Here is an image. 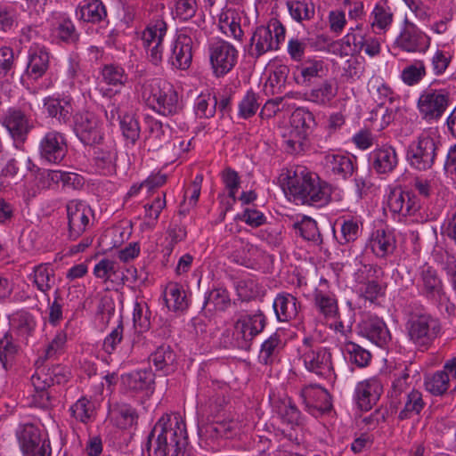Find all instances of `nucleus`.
Returning a JSON list of instances; mask_svg holds the SVG:
<instances>
[{"instance_id":"obj_7","label":"nucleus","mask_w":456,"mask_h":456,"mask_svg":"<svg viewBox=\"0 0 456 456\" xmlns=\"http://www.w3.org/2000/svg\"><path fill=\"white\" fill-rule=\"evenodd\" d=\"M438 150L437 142L428 134H421L411 142L407 151L411 167L419 171L432 167Z\"/></svg>"},{"instance_id":"obj_46","label":"nucleus","mask_w":456,"mask_h":456,"mask_svg":"<svg viewBox=\"0 0 456 456\" xmlns=\"http://www.w3.org/2000/svg\"><path fill=\"white\" fill-rule=\"evenodd\" d=\"M326 161L330 165L331 170L335 175L346 178L354 173V167L350 157L343 155H328Z\"/></svg>"},{"instance_id":"obj_63","label":"nucleus","mask_w":456,"mask_h":456,"mask_svg":"<svg viewBox=\"0 0 456 456\" xmlns=\"http://www.w3.org/2000/svg\"><path fill=\"white\" fill-rule=\"evenodd\" d=\"M315 305L325 317H335L338 314V305L334 297L317 292L314 297Z\"/></svg>"},{"instance_id":"obj_27","label":"nucleus","mask_w":456,"mask_h":456,"mask_svg":"<svg viewBox=\"0 0 456 456\" xmlns=\"http://www.w3.org/2000/svg\"><path fill=\"white\" fill-rule=\"evenodd\" d=\"M124 385L132 391L153 392L154 374L150 370H141L122 377Z\"/></svg>"},{"instance_id":"obj_58","label":"nucleus","mask_w":456,"mask_h":456,"mask_svg":"<svg viewBox=\"0 0 456 456\" xmlns=\"http://www.w3.org/2000/svg\"><path fill=\"white\" fill-rule=\"evenodd\" d=\"M133 322L138 332H143L149 330L151 325L150 313L146 304L142 305V303L135 302L133 312Z\"/></svg>"},{"instance_id":"obj_53","label":"nucleus","mask_w":456,"mask_h":456,"mask_svg":"<svg viewBox=\"0 0 456 456\" xmlns=\"http://www.w3.org/2000/svg\"><path fill=\"white\" fill-rule=\"evenodd\" d=\"M373 20L371 22L372 28H378L379 29H386L393 20V13L390 8L387 6V3H379L371 12Z\"/></svg>"},{"instance_id":"obj_31","label":"nucleus","mask_w":456,"mask_h":456,"mask_svg":"<svg viewBox=\"0 0 456 456\" xmlns=\"http://www.w3.org/2000/svg\"><path fill=\"white\" fill-rule=\"evenodd\" d=\"M20 451L36 446L44 440L39 428L32 423L20 424L15 431Z\"/></svg>"},{"instance_id":"obj_20","label":"nucleus","mask_w":456,"mask_h":456,"mask_svg":"<svg viewBox=\"0 0 456 456\" xmlns=\"http://www.w3.org/2000/svg\"><path fill=\"white\" fill-rule=\"evenodd\" d=\"M387 205L392 212L403 216H411L419 208V204L415 196L400 189H395L390 192Z\"/></svg>"},{"instance_id":"obj_35","label":"nucleus","mask_w":456,"mask_h":456,"mask_svg":"<svg viewBox=\"0 0 456 456\" xmlns=\"http://www.w3.org/2000/svg\"><path fill=\"white\" fill-rule=\"evenodd\" d=\"M54 281V270L50 264H41L34 268L32 282L39 291L46 295Z\"/></svg>"},{"instance_id":"obj_29","label":"nucleus","mask_w":456,"mask_h":456,"mask_svg":"<svg viewBox=\"0 0 456 456\" xmlns=\"http://www.w3.org/2000/svg\"><path fill=\"white\" fill-rule=\"evenodd\" d=\"M344 42L348 45L353 44L355 50L364 51L366 54L371 57L380 53L379 39L370 35L348 33L344 37Z\"/></svg>"},{"instance_id":"obj_43","label":"nucleus","mask_w":456,"mask_h":456,"mask_svg":"<svg viewBox=\"0 0 456 456\" xmlns=\"http://www.w3.org/2000/svg\"><path fill=\"white\" fill-rule=\"evenodd\" d=\"M261 252L257 247L250 243H245L240 249L233 254V259L238 264L248 268H255L259 264Z\"/></svg>"},{"instance_id":"obj_36","label":"nucleus","mask_w":456,"mask_h":456,"mask_svg":"<svg viewBox=\"0 0 456 456\" xmlns=\"http://www.w3.org/2000/svg\"><path fill=\"white\" fill-rule=\"evenodd\" d=\"M44 105L50 117L63 124L70 121L73 110L69 102L49 97L45 100Z\"/></svg>"},{"instance_id":"obj_49","label":"nucleus","mask_w":456,"mask_h":456,"mask_svg":"<svg viewBox=\"0 0 456 456\" xmlns=\"http://www.w3.org/2000/svg\"><path fill=\"white\" fill-rule=\"evenodd\" d=\"M426 67L422 61H415L412 64L405 67L401 74V78L407 86H414L420 82L426 76Z\"/></svg>"},{"instance_id":"obj_44","label":"nucleus","mask_w":456,"mask_h":456,"mask_svg":"<svg viewBox=\"0 0 456 456\" xmlns=\"http://www.w3.org/2000/svg\"><path fill=\"white\" fill-rule=\"evenodd\" d=\"M403 403L404 404L403 409L398 415L400 419H406L413 414H419L424 405L421 394L416 390H411L409 394H405L403 396Z\"/></svg>"},{"instance_id":"obj_16","label":"nucleus","mask_w":456,"mask_h":456,"mask_svg":"<svg viewBox=\"0 0 456 456\" xmlns=\"http://www.w3.org/2000/svg\"><path fill=\"white\" fill-rule=\"evenodd\" d=\"M298 360L303 357L304 364L307 370L317 374H322L325 369L330 368V354L326 349L314 350L311 348V339L304 338L302 345L297 349Z\"/></svg>"},{"instance_id":"obj_3","label":"nucleus","mask_w":456,"mask_h":456,"mask_svg":"<svg viewBox=\"0 0 456 456\" xmlns=\"http://www.w3.org/2000/svg\"><path fill=\"white\" fill-rule=\"evenodd\" d=\"M205 37L204 29L197 25L183 28L170 49L168 62L176 69H188L192 59L193 45H199Z\"/></svg>"},{"instance_id":"obj_64","label":"nucleus","mask_w":456,"mask_h":456,"mask_svg":"<svg viewBox=\"0 0 456 456\" xmlns=\"http://www.w3.org/2000/svg\"><path fill=\"white\" fill-rule=\"evenodd\" d=\"M119 124L124 137L134 144L140 136L138 121L130 115H124Z\"/></svg>"},{"instance_id":"obj_23","label":"nucleus","mask_w":456,"mask_h":456,"mask_svg":"<svg viewBox=\"0 0 456 456\" xmlns=\"http://www.w3.org/2000/svg\"><path fill=\"white\" fill-rule=\"evenodd\" d=\"M370 86L373 93L377 94L374 97L376 102H379V106L373 111L371 118L377 121L380 118L381 123L379 126L383 128L392 120V114L388 113L387 109L383 106L384 101L387 99L389 102H392L394 98V92L388 86L383 83H373Z\"/></svg>"},{"instance_id":"obj_52","label":"nucleus","mask_w":456,"mask_h":456,"mask_svg":"<svg viewBox=\"0 0 456 456\" xmlns=\"http://www.w3.org/2000/svg\"><path fill=\"white\" fill-rule=\"evenodd\" d=\"M128 99V95H121L115 94L109 99V102L104 105V112L106 118L113 124L114 122H120L122 119V107L125 100Z\"/></svg>"},{"instance_id":"obj_26","label":"nucleus","mask_w":456,"mask_h":456,"mask_svg":"<svg viewBox=\"0 0 456 456\" xmlns=\"http://www.w3.org/2000/svg\"><path fill=\"white\" fill-rule=\"evenodd\" d=\"M237 423L234 420L213 421L199 427V435L207 440L231 438L235 434Z\"/></svg>"},{"instance_id":"obj_21","label":"nucleus","mask_w":456,"mask_h":456,"mask_svg":"<svg viewBox=\"0 0 456 456\" xmlns=\"http://www.w3.org/2000/svg\"><path fill=\"white\" fill-rule=\"evenodd\" d=\"M382 392L378 379H372L360 382L356 387V401L362 411H369L377 403Z\"/></svg>"},{"instance_id":"obj_15","label":"nucleus","mask_w":456,"mask_h":456,"mask_svg":"<svg viewBox=\"0 0 456 456\" xmlns=\"http://www.w3.org/2000/svg\"><path fill=\"white\" fill-rule=\"evenodd\" d=\"M68 151L64 135L56 131L45 134L39 143V153L43 159L49 163H60Z\"/></svg>"},{"instance_id":"obj_1","label":"nucleus","mask_w":456,"mask_h":456,"mask_svg":"<svg viewBox=\"0 0 456 456\" xmlns=\"http://www.w3.org/2000/svg\"><path fill=\"white\" fill-rule=\"evenodd\" d=\"M287 190L294 201L303 205L322 207L331 197V187L325 182L316 181L302 165L287 168Z\"/></svg>"},{"instance_id":"obj_11","label":"nucleus","mask_w":456,"mask_h":456,"mask_svg":"<svg viewBox=\"0 0 456 456\" xmlns=\"http://www.w3.org/2000/svg\"><path fill=\"white\" fill-rule=\"evenodd\" d=\"M167 30V23L163 20H157L148 25L142 32V40L148 59L155 66H159L164 59L163 40Z\"/></svg>"},{"instance_id":"obj_38","label":"nucleus","mask_w":456,"mask_h":456,"mask_svg":"<svg viewBox=\"0 0 456 456\" xmlns=\"http://www.w3.org/2000/svg\"><path fill=\"white\" fill-rule=\"evenodd\" d=\"M269 66L274 69L269 76L265 86L271 88L273 95L282 94L285 88V67L281 64V59L275 57L270 61Z\"/></svg>"},{"instance_id":"obj_25","label":"nucleus","mask_w":456,"mask_h":456,"mask_svg":"<svg viewBox=\"0 0 456 456\" xmlns=\"http://www.w3.org/2000/svg\"><path fill=\"white\" fill-rule=\"evenodd\" d=\"M51 22L57 37L61 41L75 43L78 40L79 34L67 13L60 11L53 12Z\"/></svg>"},{"instance_id":"obj_30","label":"nucleus","mask_w":456,"mask_h":456,"mask_svg":"<svg viewBox=\"0 0 456 456\" xmlns=\"http://www.w3.org/2000/svg\"><path fill=\"white\" fill-rule=\"evenodd\" d=\"M49 56L42 49L30 51L25 76L37 80L41 77L48 69Z\"/></svg>"},{"instance_id":"obj_14","label":"nucleus","mask_w":456,"mask_h":456,"mask_svg":"<svg viewBox=\"0 0 456 456\" xmlns=\"http://www.w3.org/2000/svg\"><path fill=\"white\" fill-rule=\"evenodd\" d=\"M74 130L85 144L99 143L102 139L100 122L96 116L89 111L75 115Z\"/></svg>"},{"instance_id":"obj_19","label":"nucleus","mask_w":456,"mask_h":456,"mask_svg":"<svg viewBox=\"0 0 456 456\" xmlns=\"http://www.w3.org/2000/svg\"><path fill=\"white\" fill-rule=\"evenodd\" d=\"M45 370H37L36 375L31 378L32 383L36 390L42 393V396L45 395L46 399L49 400V395L45 392L47 387L54 384H61L67 380L65 368L60 364L53 365L49 368L46 372Z\"/></svg>"},{"instance_id":"obj_12","label":"nucleus","mask_w":456,"mask_h":456,"mask_svg":"<svg viewBox=\"0 0 456 456\" xmlns=\"http://www.w3.org/2000/svg\"><path fill=\"white\" fill-rule=\"evenodd\" d=\"M69 238L77 240L86 230L90 223L92 209L85 202L77 200H69L66 205Z\"/></svg>"},{"instance_id":"obj_5","label":"nucleus","mask_w":456,"mask_h":456,"mask_svg":"<svg viewBox=\"0 0 456 456\" xmlns=\"http://www.w3.org/2000/svg\"><path fill=\"white\" fill-rule=\"evenodd\" d=\"M284 39L285 28L280 20L272 19L266 27L259 26L253 32L248 54L259 58L269 51L278 50Z\"/></svg>"},{"instance_id":"obj_56","label":"nucleus","mask_w":456,"mask_h":456,"mask_svg":"<svg viewBox=\"0 0 456 456\" xmlns=\"http://www.w3.org/2000/svg\"><path fill=\"white\" fill-rule=\"evenodd\" d=\"M229 297L226 290L224 289H213L206 297L204 300V307L208 311L212 310H224L229 305Z\"/></svg>"},{"instance_id":"obj_9","label":"nucleus","mask_w":456,"mask_h":456,"mask_svg":"<svg viewBox=\"0 0 456 456\" xmlns=\"http://www.w3.org/2000/svg\"><path fill=\"white\" fill-rule=\"evenodd\" d=\"M265 317L261 312L241 316L234 324L235 346L242 350H249L252 339L263 331Z\"/></svg>"},{"instance_id":"obj_45","label":"nucleus","mask_w":456,"mask_h":456,"mask_svg":"<svg viewBox=\"0 0 456 456\" xmlns=\"http://www.w3.org/2000/svg\"><path fill=\"white\" fill-rule=\"evenodd\" d=\"M18 351L19 346L15 344L12 335L6 333L0 338V362L4 370L12 367Z\"/></svg>"},{"instance_id":"obj_39","label":"nucleus","mask_w":456,"mask_h":456,"mask_svg":"<svg viewBox=\"0 0 456 456\" xmlns=\"http://www.w3.org/2000/svg\"><path fill=\"white\" fill-rule=\"evenodd\" d=\"M370 247L376 256L384 257L394 252L395 240L391 234L378 230L370 240Z\"/></svg>"},{"instance_id":"obj_55","label":"nucleus","mask_w":456,"mask_h":456,"mask_svg":"<svg viewBox=\"0 0 456 456\" xmlns=\"http://www.w3.org/2000/svg\"><path fill=\"white\" fill-rule=\"evenodd\" d=\"M450 378L446 371H436L426 381L427 390L434 395H442L449 388Z\"/></svg>"},{"instance_id":"obj_60","label":"nucleus","mask_w":456,"mask_h":456,"mask_svg":"<svg viewBox=\"0 0 456 456\" xmlns=\"http://www.w3.org/2000/svg\"><path fill=\"white\" fill-rule=\"evenodd\" d=\"M287 7L291 17L298 22H301L302 20H310L314 13V7L310 6L308 4L305 2H288Z\"/></svg>"},{"instance_id":"obj_50","label":"nucleus","mask_w":456,"mask_h":456,"mask_svg":"<svg viewBox=\"0 0 456 456\" xmlns=\"http://www.w3.org/2000/svg\"><path fill=\"white\" fill-rule=\"evenodd\" d=\"M94 404L86 397L78 399L71 407V415L82 423H87L94 414Z\"/></svg>"},{"instance_id":"obj_2","label":"nucleus","mask_w":456,"mask_h":456,"mask_svg":"<svg viewBox=\"0 0 456 456\" xmlns=\"http://www.w3.org/2000/svg\"><path fill=\"white\" fill-rule=\"evenodd\" d=\"M183 456L187 445L185 425L176 417L163 415L148 436L146 448L151 456Z\"/></svg>"},{"instance_id":"obj_62","label":"nucleus","mask_w":456,"mask_h":456,"mask_svg":"<svg viewBox=\"0 0 456 456\" xmlns=\"http://www.w3.org/2000/svg\"><path fill=\"white\" fill-rule=\"evenodd\" d=\"M258 96L253 91H248L239 104V115L243 118L254 116L259 108Z\"/></svg>"},{"instance_id":"obj_59","label":"nucleus","mask_w":456,"mask_h":456,"mask_svg":"<svg viewBox=\"0 0 456 456\" xmlns=\"http://www.w3.org/2000/svg\"><path fill=\"white\" fill-rule=\"evenodd\" d=\"M311 120V114L303 109H297L290 116V130L297 131V135L307 136L308 124Z\"/></svg>"},{"instance_id":"obj_32","label":"nucleus","mask_w":456,"mask_h":456,"mask_svg":"<svg viewBox=\"0 0 456 456\" xmlns=\"http://www.w3.org/2000/svg\"><path fill=\"white\" fill-rule=\"evenodd\" d=\"M148 130L144 140V147L148 151H155L163 148L166 143H169V134H166L162 123L155 120L150 121Z\"/></svg>"},{"instance_id":"obj_28","label":"nucleus","mask_w":456,"mask_h":456,"mask_svg":"<svg viewBox=\"0 0 456 456\" xmlns=\"http://www.w3.org/2000/svg\"><path fill=\"white\" fill-rule=\"evenodd\" d=\"M153 365L158 370H161L165 375H168L175 370L176 354L168 345L159 346L150 357Z\"/></svg>"},{"instance_id":"obj_34","label":"nucleus","mask_w":456,"mask_h":456,"mask_svg":"<svg viewBox=\"0 0 456 456\" xmlns=\"http://www.w3.org/2000/svg\"><path fill=\"white\" fill-rule=\"evenodd\" d=\"M79 18L86 22L97 23L107 16V12L100 0H85L78 7Z\"/></svg>"},{"instance_id":"obj_22","label":"nucleus","mask_w":456,"mask_h":456,"mask_svg":"<svg viewBox=\"0 0 456 456\" xmlns=\"http://www.w3.org/2000/svg\"><path fill=\"white\" fill-rule=\"evenodd\" d=\"M372 167L378 174L392 172L398 164V158L395 148L383 145L370 153Z\"/></svg>"},{"instance_id":"obj_41","label":"nucleus","mask_w":456,"mask_h":456,"mask_svg":"<svg viewBox=\"0 0 456 456\" xmlns=\"http://www.w3.org/2000/svg\"><path fill=\"white\" fill-rule=\"evenodd\" d=\"M422 288L427 297L430 298L440 297L443 293V285L436 272L431 267H427L421 273Z\"/></svg>"},{"instance_id":"obj_17","label":"nucleus","mask_w":456,"mask_h":456,"mask_svg":"<svg viewBox=\"0 0 456 456\" xmlns=\"http://www.w3.org/2000/svg\"><path fill=\"white\" fill-rule=\"evenodd\" d=\"M6 127L15 141L24 142L27 134L32 128V124L27 116L20 110L11 109L3 119Z\"/></svg>"},{"instance_id":"obj_37","label":"nucleus","mask_w":456,"mask_h":456,"mask_svg":"<svg viewBox=\"0 0 456 456\" xmlns=\"http://www.w3.org/2000/svg\"><path fill=\"white\" fill-rule=\"evenodd\" d=\"M164 299L169 310L183 311L188 307L185 292L177 283H171L167 287Z\"/></svg>"},{"instance_id":"obj_33","label":"nucleus","mask_w":456,"mask_h":456,"mask_svg":"<svg viewBox=\"0 0 456 456\" xmlns=\"http://www.w3.org/2000/svg\"><path fill=\"white\" fill-rule=\"evenodd\" d=\"M239 20L240 17L233 10H227L220 14L219 28L226 36L242 41L244 32Z\"/></svg>"},{"instance_id":"obj_4","label":"nucleus","mask_w":456,"mask_h":456,"mask_svg":"<svg viewBox=\"0 0 456 456\" xmlns=\"http://www.w3.org/2000/svg\"><path fill=\"white\" fill-rule=\"evenodd\" d=\"M440 330L439 321L423 311L411 312L406 322L410 340L419 347L430 346L437 338Z\"/></svg>"},{"instance_id":"obj_57","label":"nucleus","mask_w":456,"mask_h":456,"mask_svg":"<svg viewBox=\"0 0 456 456\" xmlns=\"http://www.w3.org/2000/svg\"><path fill=\"white\" fill-rule=\"evenodd\" d=\"M305 64L306 66L300 69V75L294 74V79L297 84L305 83L313 77H320V73L323 71L322 61L308 60Z\"/></svg>"},{"instance_id":"obj_8","label":"nucleus","mask_w":456,"mask_h":456,"mask_svg":"<svg viewBox=\"0 0 456 456\" xmlns=\"http://www.w3.org/2000/svg\"><path fill=\"white\" fill-rule=\"evenodd\" d=\"M208 54L213 73L217 77L230 72L238 60L237 49L224 40L211 43L208 46Z\"/></svg>"},{"instance_id":"obj_54","label":"nucleus","mask_w":456,"mask_h":456,"mask_svg":"<svg viewBox=\"0 0 456 456\" xmlns=\"http://www.w3.org/2000/svg\"><path fill=\"white\" fill-rule=\"evenodd\" d=\"M102 75L104 82L110 86H124L128 81V76L124 69L113 64L105 65Z\"/></svg>"},{"instance_id":"obj_13","label":"nucleus","mask_w":456,"mask_h":456,"mask_svg":"<svg viewBox=\"0 0 456 456\" xmlns=\"http://www.w3.org/2000/svg\"><path fill=\"white\" fill-rule=\"evenodd\" d=\"M447 106L448 95L434 89L424 91L418 101L419 110L427 121L439 119Z\"/></svg>"},{"instance_id":"obj_61","label":"nucleus","mask_w":456,"mask_h":456,"mask_svg":"<svg viewBox=\"0 0 456 456\" xmlns=\"http://www.w3.org/2000/svg\"><path fill=\"white\" fill-rule=\"evenodd\" d=\"M117 159V151L113 147L97 149L94 151V162L98 168L110 170Z\"/></svg>"},{"instance_id":"obj_10","label":"nucleus","mask_w":456,"mask_h":456,"mask_svg":"<svg viewBox=\"0 0 456 456\" xmlns=\"http://www.w3.org/2000/svg\"><path fill=\"white\" fill-rule=\"evenodd\" d=\"M265 317L261 312L241 316L234 324L235 346L242 350H249L252 339L263 331Z\"/></svg>"},{"instance_id":"obj_47","label":"nucleus","mask_w":456,"mask_h":456,"mask_svg":"<svg viewBox=\"0 0 456 456\" xmlns=\"http://www.w3.org/2000/svg\"><path fill=\"white\" fill-rule=\"evenodd\" d=\"M287 423L291 424L294 433L287 434V439L297 445L303 442V428L301 427V417L297 409L289 402L287 407Z\"/></svg>"},{"instance_id":"obj_40","label":"nucleus","mask_w":456,"mask_h":456,"mask_svg":"<svg viewBox=\"0 0 456 456\" xmlns=\"http://www.w3.org/2000/svg\"><path fill=\"white\" fill-rule=\"evenodd\" d=\"M292 229L297 235H299L305 240L321 241V233L317 228L316 222L311 217L302 216L300 221L293 223Z\"/></svg>"},{"instance_id":"obj_24","label":"nucleus","mask_w":456,"mask_h":456,"mask_svg":"<svg viewBox=\"0 0 456 456\" xmlns=\"http://www.w3.org/2000/svg\"><path fill=\"white\" fill-rule=\"evenodd\" d=\"M360 332L379 346H383L389 339L390 334L385 322L379 318H368L360 324Z\"/></svg>"},{"instance_id":"obj_6","label":"nucleus","mask_w":456,"mask_h":456,"mask_svg":"<svg viewBox=\"0 0 456 456\" xmlns=\"http://www.w3.org/2000/svg\"><path fill=\"white\" fill-rule=\"evenodd\" d=\"M142 98L148 106L164 116L175 114L180 110L177 93L169 86L161 87L159 82L145 84Z\"/></svg>"},{"instance_id":"obj_51","label":"nucleus","mask_w":456,"mask_h":456,"mask_svg":"<svg viewBox=\"0 0 456 456\" xmlns=\"http://www.w3.org/2000/svg\"><path fill=\"white\" fill-rule=\"evenodd\" d=\"M345 351L349 354V361L358 367H365L370 362V353L354 342H347Z\"/></svg>"},{"instance_id":"obj_42","label":"nucleus","mask_w":456,"mask_h":456,"mask_svg":"<svg viewBox=\"0 0 456 456\" xmlns=\"http://www.w3.org/2000/svg\"><path fill=\"white\" fill-rule=\"evenodd\" d=\"M67 342V335L64 331H58L53 338L47 344L37 362L43 364L48 360L57 358L63 353Z\"/></svg>"},{"instance_id":"obj_48","label":"nucleus","mask_w":456,"mask_h":456,"mask_svg":"<svg viewBox=\"0 0 456 456\" xmlns=\"http://www.w3.org/2000/svg\"><path fill=\"white\" fill-rule=\"evenodd\" d=\"M301 397L304 401L307 397H316L317 401L312 405L319 411H326L331 408L330 394L322 387H306L301 391Z\"/></svg>"},{"instance_id":"obj_18","label":"nucleus","mask_w":456,"mask_h":456,"mask_svg":"<svg viewBox=\"0 0 456 456\" xmlns=\"http://www.w3.org/2000/svg\"><path fill=\"white\" fill-rule=\"evenodd\" d=\"M405 52H420L428 47V37L413 24L407 25L395 40Z\"/></svg>"}]
</instances>
